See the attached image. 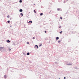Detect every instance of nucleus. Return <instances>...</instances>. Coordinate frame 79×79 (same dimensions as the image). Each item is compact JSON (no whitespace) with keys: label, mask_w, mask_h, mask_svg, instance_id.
Returning <instances> with one entry per match:
<instances>
[{"label":"nucleus","mask_w":79,"mask_h":79,"mask_svg":"<svg viewBox=\"0 0 79 79\" xmlns=\"http://www.w3.org/2000/svg\"><path fill=\"white\" fill-rule=\"evenodd\" d=\"M72 64H67L68 65H71Z\"/></svg>","instance_id":"obj_9"},{"label":"nucleus","mask_w":79,"mask_h":79,"mask_svg":"<svg viewBox=\"0 0 79 79\" xmlns=\"http://www.w3.org/2000/svg\"><path fill=\"white\" fill-rule=\"evenodd\" d=\"M7 18H10V16L9 15H8L7 16Z\"/></svg>","instance_id":"obj_17"},{"label":"nucleus","mask_w":79,"mask_h":79,"mask_svg":"<svg viewBox=\"0 0 79 79\" xmlns=\"http://www.w3.org/2000/svg\"><path fill=\"white\" fill-rule=\"evenodd\" d=\"M8 43H10V42L11 41L9 40H7L6 41Z\"/></svg>","instance_id":"obj_1"},{"label":"nucleus","mask_w":79,"mask_h":79,"mask_svg":"<svg viewBox=\"0 0 79 79\" xmlns=\"http://www.w3.org/2000/svg\"><path fill=\"white\" fill-rule=\"evenodd\" d=\"M11 50V49H9V51H10Z\"/></svg>","instance_id":"obj_25"},{"label":"nucleus","mask_w":79,"mask_h":79,"mask_svg":"<svg viewBox=\"0 0 79 79\" xmlns=\"http://www.w3.org/2000/svg\"><path fill=\"white\" fill-rule=\"evenodd\" d=\"M34 13H36V11H35V10H34Z\"/></svg>","instance_id":"obj_14"},{"label":"nucleus","mask_w":79,"mask_h":79,"mask_svg":"<svg viewBox=\"0 0 79 79\" xmlns=\"http://www.w3.org/2000/svg\"><path fill=\"white\" fill-rule=\"evenodd\" d=\"M61 27H59V28H60Z\"/></svg>","instance_id":"obj_23"},{"label":"nucleus","mask_w":79,"mask_h":79,"mask_svg":"<svg viewBox=\"0 0 79 79\" xmlns=\"http://www.w3.org/2000/svg\"><path fill=\"white\" fill-rule=\"evenodd\" d=\"M64 79H66V77H64Z\"/></svg>","instance_id":"obj_24"},{"label":"nucleus","mask_w":79,"mask_h":79,"mask_svg":"<svg viewBox=\"0 0 79 79\" xmlns=\"http://www.w3.org/2000/svg\"><path fill=\"white\" fill-rule=\"evenodd\" d=\"M27 55H30V53L29 52H28L27 53Z\"/></svg>","instance_id":"obj_6"},{"label":"nucleus","mask_w":79,"mask_h":79,"mask_svg":"<svg viewBox=\"0 0 79 79\" xmlns=\"http://www.w3.org/2000/svg\"><path fill=\"white\" fill-rule=\"evenodd\" d=\"M40 15V16H42V15H43V13H41Z\"/></svg>","instance_id":"obj_7"},{"label":"nucleus","mask_w":79,"mask_h":79,"mask_svg":"<svg viewBox=\"0 0 79 79\" xmlns=\"http://www.w3.org/2000/svg\"><path fill=\"white\" fill-rule=\"evenodd\" d=\"M60 19H62V17H60Z\"/></svg>","instance_id":"obj_16"},{"label":"nucleus","mask_w":79,"mask_h":79,"mask_svg":"<svg viewBox=\"0 0 79 79\" xmlns=\"http://www.w3.org/2000/svg\"><path fill=\"white\" fill-rule=\"evenodd\" d=\"M34 5H35V4H34Z\"/></svg>","instance_id":"obj_27"},{"label":"nucleus","mask_w":79,"mask_h":79,"mask_svg":"<svg viewBox=\"0 0 79 79\" xmlns=\"http://www.w3.org/2000/svg\"><path fill=\"white\" fill-rule=\"evenodd\" d=\"M67 0V1H68V0Z\"/></svg>","instance_id":"obj_26"},{"label":"nucleus","mask_w":79,"mask_h":79,"mask_svg":"<svg viewBox=\"0 0 79 79\" xmlns=\"http://www.w3.org/2000/svg\"><path fill=\"white\" fill-rule=\"evenodd\" d=\"M8 23H10V20H9L7 21Z\"/></svg>","instance_id":"obj_12"},{"label":"nucleus","mask_w":79,"mask_h":79,"mask_svg":"<svg viewBox=\"0 0 79 79\" xmlns=\"http://www.w3.org/2000/svg\"><path fill=\"white\" fill-rule=\"evenodd\" d=\"M58 39H59V37H56V40H58Z\"/></svg>","instance_id":"obj_2"},{"label":"nucleus","mask_w":79,"mask_h":79,"mask_svg":"<svg viewBox=\"0 0 79 79\" xmlns=\"http://www.w3.org/2000/svg\"><path fill=\"white\" fill-rule=\"evenodd\" d=\"M41 45H42V44H41L40 45V46H41Z\"/></svg>","instance_id":"obj_22"},{"label":"nucleus","mask_w":79,"mask_h":79,"mask_svg":"<svg viewBox=\"0 0 79 79\" xmlns=\"http://www.w3.org/2000/svg\"><path fill=\"white\" fill-rule=\"evenodd\" d=\"M57 10L60 11V8H57Z\"/></svg>","instance_id":"obj_13"},{"label":"nucleus","mask_w":79,"mask_h":79,"mask_svg":"<svg viewBox=\"0 0 79 79\" xmlns=\"http://www.w3.org/2000/svg\"><path fill=\"white\" fill-rule=\"evenodd\" d=\"M20 12H22L23 11V10L22 9H20L19 10Z\"/></svg>","instance_id":"obj_3"},{"label":"nucleus","mask_w":79,"mask_h":79,"mask_svg":"<svg viewBox=\"0 0 79 79\" xmlns=\"http://www.w3.org/2000/svg\"><path fill=\"white\" fill-rule=\"evenodd\" d=\"M35 47H36L37 48H38V46H37V45H35Z\"/></svg>","instance_id":"obj_5"},{"label":"nucleus","mask_w":79,"mask_h":79,"mask_svg":"<svg viewBox=\"0 0 79 79\" xmlns=\"http://www.w3.org/2000/svg\"><path fill=\"white\" fill-rule=\"evenodd\" d=\"M19 2H20V3H22V0H20L19 1Z\"/></svg>","instance_id":"obj_11"},{"label":"nucleus","mask_w":79,"mask_h":79,"mask_svg":"<svg viewBox=\"0 0 79 79\" xmlns=\"http://www.w3.org/2000/svg\"><path fill=\"white\" fill-rule=\"evenodd\" d=\"M60 41H59L58 42V43H60Z\"/></svg>","instance_id":"obj_21"},{"label":"nucleus","mask_w":79,"mask_h":79,"mask_svg":"<svg viewBox=\"0 0 79 79\" xmlns=\"http://www.w3.org/2000/svg\"><path fill=\"white\" fill-rule=\"evenodd\" d=\"M33 39H35V37H33Z\"/></svg>","instance_id":"obj_18"},{"label":"nucleus","mask_w":79,"mask_h":79,"mask_svg":"<svg viewBox=\"0 0 79 79\" xmlns=\"http://www.w3.org/2000/svg\"><path fill=\"white\" fill-rule=\"evenodd\" d=\"M27 44H29V43L27 42Z\"/></svg>","instance_id":"obj_19"},{"label":"nucleus","mask_w":79,"mask_h":79,"mask_svg":"<svg viewBox=\"0 0 79 79\" xmlns=\"http://www.w3.org/2000/svg\"><path fill=\"white\" fill-rule=\"evenodd\" d=\"M32 23V21H29L28 23L30 24H31V23Z\"/></svg>","instance_id":"obj_4"},{"label":"nucleus","mask_w":79,"mask_h":79,"mask_svg":"<svg viewBox=\"0 0 79 79\" xmlns=\"http://www.w3.org/2000/svg\"><path fill=\"white\" fill-rule=\"evenodd\" d=\"M4 78H5V79H6V75H5L4 76Z\"/></svg>","instance_id":"obj_10"},{"label":"nucleus","mask_w":79,"mask_h":79,"mask_svg":"<svg viewBox=\"0 0 79 79\" xmlns=\"http://www.w3.org/2000/svg\"><path fill=\"white\" fill-rule=\"evenodd\" d=\"M63 33V31H61L60 32V34H62Z\"/></svg>","instance_id":"obj_8"},{"label":"nucleus","mask_w":79,"mask_h":79,"mask_svg":"<svg viewBox=\"0 0 79 79\" xmlns=\"http://www.w3.org/2000/svg\"><path fill=\"white\" fill-rule=\"evenodd\" d=\"M20 15H21V16H23V14L21 13Z\"/></svg>","instance_id":"obj_15"},{"label":"nucleus","mask_w":79,"mask_h":79,"mask_svg":"<svg viewBox=\"0 0 79 79\" xmlns=\"http://www.w3.org/2000/svg\"><path fill=\"white\" fill-rule=\"evenodd\" d=\"M44 32H45V33H46V32H47V31H45Z\"/></svg>","instance_id":"obj_20"}]
</instances>
